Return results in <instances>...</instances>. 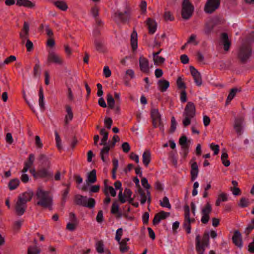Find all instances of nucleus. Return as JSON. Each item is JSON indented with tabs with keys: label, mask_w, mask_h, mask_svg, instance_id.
I'll return each instance as SVG.
<instances>
[{
	"label": "nucleus",
	"mask_w": 254,
	"mask_h": 254,
	"mask_svg": "<svg viewBox=\"0 0 254 254\" xmlns=\"http://www.w3.org/2000/svg\"><path fill=\"white\" fill-rule=\"evenodd\" d=\"M36 197L38 199L36 204L41 206L44 208H48L52 210L53 197L50 192L38 188L36 191Z\"/></svg>",
	"instance_id": "obj_1"
},
{
	"label": "nucleus",
	"mask_w": 254,
	"mask_h": 254,
	"mask_svg": "<svg viewBox=\"0 0 254 254\" xmlns=\"http://www.w3.org/2000/svg\"><path fill=\"white\" fill-rule=\"evenodd\" d=\"M132 9L129 4L126 3L124 11L120 10L115 12L112 16L113 21L117 24L128 23L131 19Z\"/></svg>",
	"instance_id": "obj_2"
},
{
	"label": "nucleus",
	"mask_w": 254,
	"mask_h": 254,
	"mask_svg": "<svg viewBox=\"0 0 254 254\" xmlns=\"http://www.w3.org/2000/svg\"><path fill=\"white\" fill-rule=\"evenodd\" d=\"M195 106L194 103L189 102L183 113V116L185 118L183 121V124L184 127H186L190 124L191 119L195 117Z\"/></svg>",
	"instance_id": "obj_3"
},
{
	"label": "nucleus",
	"mask_w": 254,
	"mask_h": 254,
	"mask_svg": "<svg viewBox=\"0 0 254 254\" xmlns=\"http://www.w3.org/2000/svg\"><path fill=\"white\" fill-rule=\"evenodd\" d=\"M252 49L251 45L243 44L239 48L237 58L242 64H246L252 56Z\"/></svg>",
	"instance_id": "obj_4"
},
{
	"label": "nucleus",
	"mask_w": 254,
	"mask_h": 254,
	"mask_svg": "<svg viewBox=\"0 0 254 254\" xmlns=\"http://www.w3.org/2000/svg\"><path fill=\"white\" fill-rule=\"evenodd\" d=\"M196 251L198 254H203L205 248L208 247L209 244V235L208 232H205L203 235L202 241H200L199 235L196 236L195 238Z\"/></svg>",
	"instance_id": "obj_5"
},
{
	"label": "nucleus",
	"mask_w": 254,
	"mask_h": 254,
	"mask_svg": "<svg viewBox=\"0 0 254 254\" xmlns=\"http://www.w3.org/2000/svg\"><path fill=\"white\" fill-rule=\"evenodd\" d=\"M74 203L79 206L92 208L95 207V200L93 198H88L87 196H84L80 194H76L74 197Z\"/></svg>",
	"instance_id": "obj_6"
},
{
	"label": "nucleus",
	"mask_w": 254,
	"mask_h": 254,
	"mask_svg": "<svg viewBox=\"0 0 254 254\" xmlns=\"http://www.w3.org/2000/svg\"><path fill=\"white\" fill-rule=\"evenodd\" d=\"M194 6L190 0H184L182 5L181 15L185 20L189 19L192 15Z\"/></svg>",
	"instance_id": "obj_7"
},
{
	"label": "nucleus",
	"mask_w": 254,
	"mask_h": 254,
	"mask_svg": "<svg viewBox=\"0 0 254 254\" xmlns=\"http://www.w3.org/2000/svg\"><path fill=\"white\" fill-rule=\"evenodd\" d=\"M64 63V61L61 56L54 51L50 50L48 51L47 59V64L48 65L54 64L59 65H63Z\"/></svg>",
	"instance_id": "obj_8"
},
{
	"label": "nucleus",
	"mask_w": 254,
	"mask_h": 254,
	"mask_svg": "<svg viewBox=\"0 0 254 254\" xmlns=\"http://www.w3.org/2000/svg\"><path fill=\"white\" fill-rule=\"evenodd\" d=\"M220 5V0H207L204 8L206 13L211 14L217 9Z\"/></svg>",
	"instance_id": "obj_9"
},
{
	"label": "nucleus",
	"mask_w": 254,
	"mask_h": 254,
	"mask_svg": "<svg viewBox=\"0 0 254 254\" xmlns=\"http://www.w3.org/2000/svg\"><path fill=\"white\" fill-rule=\"evenodd\" d=\"M184 222L183 227L186 230L187 234H190L191 232V224L190 223V209L188 204L184 206Z\"/></svg>",
	"instance_id": "obj_10"
},
{
	"label": "nucleus",
	"mask_w": 254,
	"mask_h": 254,
	"mask_svg": "<svg viewBox=\"0 0 254 254\" xmlns=\"http://www.w3.org/2000/svg\"><path fill=\"white\" fill-rule=\"evenodd\" d=\"M50 168L46 167H43L42 168L37 170V177L40 179H46L47 180H51L53 179V173L49 170Z\"/></svg>",
	"instance_id": "obj_11"
},
{
	"label": "nucleus",
	"mask_w": 254,
	"mask_h": 254,
	"mask_svg": "<svg viewBox=\"0 0 254 254\" xmlns=\"http://www.w3.org/2000/svg\"><path fill=\"white\" fill-rule=\"evenodd\" d=\"M211 212V205L209 202H207L201 210L202 216L201 219V221L203 224H206L208 222L210 219L209 214Z\"/></svg>",
	"instance_id": "obj_12"
},
{
	"label": "nucleus",
	"mask_w": 254,
	"mask_h": 254,
	"mask_svg": "<svg viewBox=\"0 0 254 254\" xmlns=\"http://www.w3.org/2000/svg\"><path fill=\"white\" fill-rule=\"evenodd\" d=\"M26 208V203L17 198V200L14 206L15 213L16 215L18 216H21L23 215L25 212Z\"/></svg>",
	"instance_id": "obj_13"
},
{
	"label": "nucleus",
	"mask_w": 254,
	"mask_h": 254,
	"mask_svg": "<svg viewBox=\"0 0 254 254\" xmlns=\"http://www.w3.org/2000/svg\"><path fill=\"white\" fill-rule=\"evenodd\" d=\"M190 71L196 84L199 86L202 84V78L200 73L193 66H190Z\"/></svg>",
	"instance_id": "obj_14"
},
{
	"label": "nucleus",
	"mask_w": 254,
	"mask_h": 254,
	"mask_svg": "<svg viewBox=\"0 0 254 254\" xmlns=\"http://www.w3.org/2000/svg\"><path fill=\"white\" fill-rule=\"evenodd\" d=\"M139 65L140 69L142 72L144 73L149 72V61L146 58L140 56L139 59Z\"/></svg>",
	"instance_id": "obj_15"
},
{
	"label": "nucleus",
	"mask_w": 254,
	"mask_h": 254,
	"mask_svg": "<svg viewBox=\"0 0 254 254\" xmlns=\"http://www.w3.org/2000/svg\"><path fill=\"white\" fill-rule=\"evenodd\" d=\"M146 24L150 34H153L157 29V24L155 21L150 18H148L146 21Z\"/></svg>",
	"instance_id": "obj_16"
},
{
	"label": "nucleus",
	"mask_w": 254,
	"mask_h": 254,
	"mask_svg": "<svg viewBox=\"0 0 254 254\" xmlns=\"http://www.w3.org/2000/svg\"><path fill=\"white\" fill-rule=\"evenodd\" d=\"M33 195V192L32 190H29L19 194L18 198L27 203V202L31 201Z\"/></svg>",
	"instance_id": "obj_17"
},
{
	"label": "nucleus",
	"mask_w": 254,
	"mask_h": 254,
	"mask_svg": "<svg viewBox=\"0 0 254 254\" xmlns=\"http://www.w3.org/2000/svg\"><path fill=\"white\" fill-rule=\"evenodd\" d=\"M232 241L233 243L239 248H242L243 246L242 236L241 233L238 230L234 232L232 237Z\"/></svg>",
	"instance_id": "obj_18"
},
{
	"label": "nucleus",
	"mask_w": 254,
	"mask_h": 254,
	"mask_svg": "<svg viewBox=\"0 0 254 254\" xmlns=\"http://www.w3.org/2000/svg\"><path fill=\"white\" fill-rule=\"evenodd\" d=\"M244 119L242 118H236L235 120L234 127L239 135H241L242 133V125Z\"/></svg>",
	"instance_id": "obj_19"
},
{
	"label": "nucleus",
	"mask_w": 254,
	"mask_h": 254,
	"mask_svg": "<svg viewBox=\"0 0 254 254\" xmlns=\"http://www.w3.org/2000/svg\"><path fill=\"white\" fill-rule=\"evenodd\" d=\"M130 45L133 51H135L137 48V34L134 29L130 35Z\"/></svg>",
	"instance_id": "obj_20"
},
{
	"label": "nucleus",
	"mask_w": 254,
	"mask_h": 254,
	"mask_svg": "<svg viewBox=\"0 0 254 254\" xmlns=\"http://www.w3.org/2000/svg\"><path fill=\"white\" fill-rule=\"evenodd\" d=\"M157 85L159 90L164 92L167 90L170 85L169 82L165 79H160L157 82Z\"/></svg>",
	"instance_id": "obj_21"
},
{
	"label": "nucleus",
	"mask_w": 254,
	"mask_h": 254,
	"mask_svg": "<svg viewBox=\"0 0 254 254\" xmlns=\"http://www.w3.org/2000/svg\"><path fill=\"white\" fill-rule=\"evenodd\" d=\"M221 40L224 45L225 51H228L230 47L231 43L229 40L228 35L226 33H223L221 34Z\"/></svg>",
	"instance_id": "obj_22"
},
{
	"label": "nucleus",
	"mask_w": 254,
	"mask_h": 254,
	"mask_svg": "<svg viewBox=\"0 0 254 254\" xmlns=\"http://www.w3.org/2000/svg\"><path fill=\"white\" fill-rule=\"evenodd\" d=\"M198 174V167L196 162H193L191 165V181H194L197 178Z\"/></svg>",
	"instance_id": "obj_23"
},
{
	"label": "nucleus",
	"mask_w": 254,
	"mask_h": 254,
	"mask_svg": "<svg viewBox=\"0 0 254 254\" xmlns=\"http://www.w3.org/2000/svg\"><path fill=\"white\" fill-rule=\"evenodd\" d=\"M114 186L116 190H120V192L119 193V200L122 203H124L126 202V199L124 198L123 196L122 191L123 189L122 188V183L120 181H117L114 183Z\"/></svg>",
	"instance_id": "obj_24"
},
{
	"label": "nucleus",
	"mask_w": 254,
	"mask_h": 254,
	"mask_svg": "<svg viewBox=\"0 0 254 254\" xmlns=\"http://www.w3.org/2000/svg\"><path fill=\"white\" fill-rule=\"evenodd\" d=\"M38 159L41 162L42 165L43 167H46L48 168L51 167V162L49 158L44 154H40L39 156Z\"/></svg>",
	"instance_id": "obj_25"
},
{
	"label": "nucleus",
	"mask_w": 254,
	"mask_h": 254,
	"mask_svg": "<svg viewBox=\"0 0 254 254\" xmlns=\"http://www.w3.org/2000/svg\"><path fill=\"white\" fill-rule=\"evenodd\" d=\"M16 4L19 6H24L28 8H33L35 4L29 0H17Z\"/></svg>",
	"instance_id": "obj_26"
},
{
	"label": "nucleus",
	"mask_w": 254,
	"mask_h": 254,
	"mask_svg": "<svg viewBox=\"0 0 254 254\" xmlns=\"http://www.w3.org/2000/svg\"><path fill=\"white\" fill-rule=\"evenodd\" d=\"M94 45L96 50L100 53H105L106 52V48L104 46L103 42L98 39L94 40Z\"/></svg>",
	"instance_id": "obj_27"
},
{
	"label": "nucleus",
	"mask_w": 254,
	"mask_h": 254,
	"mask_svg": "<svg viewBox=\"0 0 254 254\" xmlns=\"http://www.w3.org/2000/svg\"><path fill=\"white\" fill-rule=\"evenodd\" d=\"M87 183L93 184L97 181L96 171L95 169L92 170L88 173L87 179L86 180Z\"/></svg>",
	"instance_id": "obj_28"
},
{
	"label": "nucleus",
	"mask_w": 254,
	"mask_h": 254,
	"mask_svg": "<svg viewBox=\"0 0 254 254\" xmlns=\"http://www.w3.org/2000/svg\"><path fill=\"white\" fill-rule=\"evenodd\" d=\"M66 111L67 115L65 117L64 124L67 125L68 124V121H71L73 117V113L71 110V108L69 105H66L65 106Z\"/></svg>",
	"instance_id": "obj_29"
},
{
	"label": "nucleus",
	"mask_w": 254,
	"mask_h": 254,
	"mask_svg": "<svg viewBox=\"0 0 254 254\" xmlns=\"http://www.w3.org/2000/svg\"><path fill=\"white\" fill-rule=\"evenodd\" d=\"M151 161V153L149 150H145L142 155V162L145 167H147Z\"/></svg>",
	"instance_id": "obj_30"
},
{
	"label": "nucleus",
	"mask_w": 254,
	"mask_h": 254,
	"mask_svg": "<svg viewBox=\"0 0 254 254\" xmlns=\"http://www.w3.org/2000/svg\"><path fill=\"white\" fill-rule=\"evenodd\" d=\"M54 4L59 9L63 11H66L68 8V6L64 1L57 0L53 2Z\"/></svg>",
	"instance_id": "obj_31"
},
{
	"label": "nucleus",
	"mask_w": 254,
	"mask_h": 254,
	"mask_svg": "<svg viewBox=\"0 0 254 254\" xmlns=\"http://www.w3.org/2000/svg\"><path fill=\"white\" fill-rule=\"evenodd\" d=\"M214 25L212 21H209L205 24L204 32L206 35H209L214 29Z\"/></svg>",
	"instance_id": "obj_32"
},
{
	"label": "nucleus",
	"mask_w": 254,
	"mask_h": 254,
	"mask_svg": "<svg viewBox=\"0 0 254 254\" xmlns=\"http://www.w3.org/2000/svg\"><path fill=\"white\" fill-rule=\"evenodd\" d=\"M238 91L239 90L237 88H234L231 89L226 101V105H228L230 103L231 100L235 97Z\"/></svg>",
	"instance_id": "obj_33"
},
{
	"label": "nucleus",
	"mask_w": 254,
	"mask_h": 254,
	"mask_svg": "<svg viewBox=\"0 0 254 254\" xmlns=\"http://www.w3.org/2000/svg\"><path fill=\"white\" fill-rule=\"evenodd\" d=\"M39 106H40L41 109L43 111H44L45 109V104L44 102V97L43 90V88L42 87H41L39 89Z\"/></svg>",
	"instance_id": "obj_34"
},
{
	"label": "nucleus",
	"mask_w": 254,
	"mask_h": 254,
	"mask_svg": "<svg viewBox=\"0 0 254 254\" xmlns=\"http://www.w3.org/2000/svg\"><path fill=\"white\" fill-rule=\"evenodd\" d=\"M228 154H227L225 149H223L222 151V154L221 155V160L223 164L225 167H228L230 165V162L229 160H228Z\"/></svg>",
	"instance_id": "obj_35"
},
{
	"label": "nucleus",
	"mask_w": 254,
	"mask_h": 254,
	"mask_svg": "<svg viewBox=\"0 0 254 254\" xmlns=\"http://www.w3.org/2000/svg\"><path fill=\"white\" fill-rule=\"evenodd\" d=\"M110 150V146H104L101 150L100 156L101 159L104 162H106L105 156H108L109 152Z\"/></svg>",
	"instance_id": "obj_36"
},
{
	"label": "nucleus",
	"mask_w": 254,
	"mask_h": 254,
	"mask_svg": "<svg viewBox=\"0 0 254 254\" xmlns=\"http://www.w3.org/2000/svg\"><path fill=\"white\" fill-rule=\"evenodd\" d=\"M100 134L103 136L100 143L101 145H106L107 141L108 139V132L106 131L105 128H102L100 130Z\"/></svg>",
	"instance_id": "obj_37"
},
{
	"label": "nucleus",
	"mask_w": 254,
	"mask_h": 254,
	"mask_svg": "<svg viewBox=\"0 0 254 254\" xmlns=\"http://www.w3.org/2000/svg\"><path fill=\"white\" fill-rule=\"evenodd\" d=\"M20 182L18 179H13L11 180L8 184V188L10 190H15L19 185Z\"/></svg>",
	"instance_id": "obj_38"
},
{
	"label": "nucleus",
	"mask_w": 254,
	"mask_h": 254,
	"mask_svg": "<svg viewBox=\"0 0 254 254\" xmlns=\"http://www.w3.org/2000/svg\"><path fill=\"white\" fill-rule=\"evenodd\" d=\"M152 124L154 127H159L160 129L162 131L164 130V127L163 125V123L161 121V117L152 119Z\"/></svg>",
	"instance_id": "obj_39"
},
{
	"label": "nucleus",
	"mask_w": 254,
	"mask_h": 254,
	"mask_svg": "<svg viewBox=\"0 0 254 254\" xmlns=\"http://www.w3.org/2000/svg\"><path fill=\"white\" fill-rule=\"evenodd\" d=\"M107 101L108 107L111 109H113L115 107V101L113 96L110 93L107 94Z\"/></svg>",
	"instance_id": "obj_40"
},
{
	"label": "nucleus",
	"mask_w": 254,
	"mask_h": 254,
	"mask_svg": "<svg viewBox=\"0 0 254 254\" xmlns=\"http://www.w3.org/2000/svg\"><path fill=\"white\" fill-rule=\"evenodd\" d=\"M36 60L37 62L33 68V75L34 77L39 76L40 74V66L39 64L40 62L38 59L36 58Z\"/></svg>",
	"instance_id": "obj_41"
},
{
	"label": "nucleus",
	"mask_w": 254,
	"mask_h": 254,
	"mask_svg": "<svg viewBox=\"0 0 254 254\" xmlns=\"http://www.w3.org/2000/svg\"><path fill=\"white\" fill-rule=\"evenodd\" d=\"M120 245V251L121 253H124L128 251L129 247L127 246V243L120 240V242H118Z\"/></svg>",
	"instance_id": "obj_42"
},
{
	"label": "nucleus",
	"mask_w": 254,
	"mask_h": 254,
	"mask_svg": "<svg viewBox=\"0 0 254 254\" xmlns=\"http://www.w3.org/2000/svg\"><path fill=\"white\" fill-rule=\"evenodd\" d=\"M187 140L188 138L186 135H183L180 138L179 142L181 146V148H183V147H190V145L188 142Z\"/></svg>",
	"instance_id": "obj_43"
},
{
	"label": "nucleus",
	"mask_w": 254,
	"mask_h": 254,
	"mask_svg": "<svg viewBox=\"0 0 254 254\" xmlns=\"http://www.w3.org/2000/svg\"><path fill=\"white\" fill-rule=\"evenodd\" d=\"M96 251L98 253L102 254L104 252V243L102 240L98 241L96 244Z\"/></svg>",
	"instance_id": "obj_44"
},
{
	"label": "nucleus",
	"mask_w": 254,
	"mask_h": 254,
	"mask_svg": "<svg viewBox=\"0 0 254 254\" xmlns=\"http://www.w3.org/2000/svg\"><path fill=\"white\" fill-rule=\"evenodd\" d=\"M113 164L114 167L112 169V178L113 179L115 180L116 179V173L118 167V159L114 158L113 160Z\"/></svg>",
	"instance_id": "obj_45"
},
{
	"label": "nucleus",
	"mask_w": 254,
	"mask_h": 254,
	"mask_svg": "<svg viewBox=\"0 0 254 254\" xmlns=\"http://www.w3.org/2000/svg\"><path fill=\"white\" fill-rule=\"evenodd\" d=\"M249 204V200L244 197H243L240 199L238 205L242 208H244L248 206Z\"/></svg>",
	"instance_id": "obj_46"
},
{
	"label": "nucleus",
	"mask_w": 254,
	"mask_h": 254,
	"mask_svg": "<svg viewBox=\"0 0 254 254\" xmlns=\"http://www.w3.org/2000/svg\"><path fill=\"white\" fill-rule=\"evenodd\" d=\"M40 252V249L35 246H29L27 250V254H39Z\"/></svg>",
	"instance_id": "obj_47"
},
{
	"label": "nucleus",
	"mask_w": 254,
	"mask_h": 254,
	"mask_svg": "<svg viewBox=\"0 0 254 254\" xmlns=\"http://www.w3.org/2000/svg\"><path fill=\"white\" fill-rule=\"evenodd\" d=\"M177 85L178 89L185 90L187 88L186 84L183 81L181 77H179L177 80Z\"/></svg>",
	"instance_id": "obj_48"
},
{
	"label": "nucleus",
	"mask_w": 254,
	"mask_h": 254,
	"mask_svg": "<svg viewBox=\"0 0 254 254\" xmlns=\"http://www.w3.org/2000/svg\"><path fill=\"white\" fill-rule=\"evenodd\" d=\"M160 204L162 207H165L169 209L171 207V204H170L169 199L167 196H164L163 198V201H160Z\"/></svg>",
	"instance_id": "obj_49"
},
{
	"label": "nucleus",
	"mask_w": 254,
	"mask_h": 254,
	"mask_svg": "<svg viewBox=\"0 0 254 254\" xmlns=\"http://www.w3.org/2000/svg\"><path fill=\"white\" fill-rule=\"evenodd\" d=\"M138 191L141 197L140 199V203L141 204H143L147 200V195H146L144 191L140 187H139V189H138Z\"/></svg>",
	"instance_id": "obj_50"
},
{
	"label": "nucleus",
	"mask_w": 254,
	"mask_h": 254,
	"mask_svg": "<svg viewBox=\"0 0 254 254\" xmlns=\"http://www.w3.org/2000/svg\"><path fill=\"white\" fill-rule=\"evenodd\" d=\"M55 134L56 136V146L58 149L60 150L62 149L61 139L57 131H55Z\"/></svg>",
	"instance_id": "obj_51"
},
{
	"label": "nucleus",
	"mask_w": 254,
	"mask_h": 254,
	"mask_svg": "<svg viewBox=\"0 0 254 254\" xmlns=\"http://www.w3.org/2000/svg\"><path fill=\"white\" fill-rule=\"evenodd\" d=\"M171 127H170L169 132H170V133H172L175 131V130L176 129V126H177V123H176V120H175V118L174 117H172L171 118Z\"/></svg>",
	"instance_id": "obj_52"
},
{
	"label": "nucleus",
	"mask_w": 254,
	"mask_h": 254,
	"mask_svg": "<svg viewBox=\"0 0 254 254\" xmlns=\"http://www.w3.org/2000/svg\"><path fill=\"white\" fill-rule=\"evenodd\" d=\"M151 117L152 119H156L161 117L158 110L157 109H152L150 112Z\"/></svg>",
	"instance_id": "obj_53"
},
{
	"label": "nucleus",
	"mask_w": 254,
	"mask_h": 254,
	"mask_svg": "<svg viewBox=\"0 0 254 254\" xmlns=\"http://www.w3.org/2000/svg\"><path fill=\"white\" fill-rule=\"evenodd\" d=\"M119 205L117 201H115L112 206L111 212L112 214H116L119 212Z\"/></svg>",
	"instance_id": "obj_54"
},
{
	"label": "nucleus",
	"mask_w": 254,
	"mask_h": 254,
	"mask_svg": "<svg viewBox=\"0 0 254 254\" xmlns=\"http://www.w3.org/2000/svg\"><path fill=\"white\" fill-rule=\"evenodd\" d=\"M164 18L165 21H173L174 17L170 11H166L164 14Z\"/></svg>",
	"instance_id": "obj_55"
},
{
	"label": "nucleus",
	"mask_w": 254,
	"mask_h": 254,
	"mask_svg": "<svg viewBox=\"0 0 254 254\" xmlns=\"http://www.w3.org/2000/svg\"><path fill=\"white\" fill-rule=\"evenodd\" d=\"M153 61L155 64H162L165 62V59L162 57L155 56L153 57Z\"/></svg>",
	"instance_id": "obj_56"
},
{
	"label": "nucleus",
	"mask_w": 254,
	"mask_h": 254,
	"mask_svg": "<svg viewBox=\"0 0 254 254\" xmlns=\"http://www.w3.org/2000/svg\"><path fill=\"white\" fill-rule=\"evenodd\" d=\"M123 233V230L122 228H119L117 231L116 234L115 239L117 242H120V240H121L122 236Z\"/></svg>",
	"instance_id": "obj_57"
},
{
	"label": "nucleus",
	"mask_w": 254,
	"mask_h": 254,
	"mask_svg": "<svg viewBox=\"0 0 254 254\" xmlns=\"http://www.w3.org/2000/svg\"><path fill=\"white\" fill-rule=\"evenodd\" d=\"M78 222H72L68 223L66 225V229L70 231H73L75 230L76 226L77 225Z\"/></svg>",
	"instance_id": "obj_58"
},
{
	"label": "nucleus",
	"mask_w": 254,
	"mask_h": 254,
	"mask_svg": "<svg viewBox=\"0 0 254 254\" xmlns=\"http://www.w3.org/2000/svg\"><path fill=\"white\" fill-rule=\"evenodd\" d=\"M91 13L95 19L99 18V8L97 6H94L91 9Z\"/></svg>",
	"instance_id": "obj_59"
},
{
	"label": "nucleus",
	"mask_w": 254,
	"mask_h": 254,
	"mask_svg": "<svg viewBox=\"0 0 254 254\" xmlns=\"http://www.w3.org/2000/svg\"><path fill=\"white\" fill-rule=\"evenodd\" d=\"M159 216L161 220L165 219L167 217L170 216V212H166L164 211H161L159 213H157Z\"/></svg>",
	"instance_id": "obj_60"
},
{
	"label": "nucleus",
	"mask_w": 254,
	"mask_h": 254,
	"mask_svg": "<svg viewBox=\"0 0 254 254\" xmlns=\"http://www.w3.org/2000/svg\"><path fill=\"white\" fill-rule=\"evenodd\" d=\"M34 155L33 154H30L29 155L27 161L25 162V163L28 165L29 167H31L34 162Z\"/></svg>",
	"instance_id": "obj_61"
},
{
	"label": "nucleus",
	"mask_w": 254,
	"mask_h": 254,
	"mask_svg": "<svg viewBox=\"0 0 254 254\" xmlns=\"http://www.w3.org/2000/svg\"><path fill=\"white\" fill-rule=\"evenodd\" d=\"M104 123L106 127L108 129H110L113 124V121L111 118L106 117L104 120Z\"/></svg>",
	"instance_id": "obj_62"
},
{
	"label": "nucleus",
	"mask_w": 254,
	"mask_h": 254,
	"mask_svg": "<svg viewBox=\"0 0 254 254\" xmlns=\"http://www.w3.org/2000/svg\"><path fill=\"white\" fill-rule=\"evenodd\" d=\"M155 189L159 191H162L164 190L163 186L161 183L157 181L154 184Z\"/></svg>",
	"instance_id": "obj_63"
},
{
	"label": "nucleus",
	"mask_w": 254,
	"mask_h": 254,
	"mask_svg": "<svg viewBox=\"0 0 254 254\" xmlns=\"http://www.w3.org/2000/svg\"><path fill=\"white\" fill-rule=\"evenodd\" d=\"M25 47L27 52H31L33 49V44L30 40L27 39Z\"/></svg>",
	"instance_id": "obj_64"
}]
</instances>
